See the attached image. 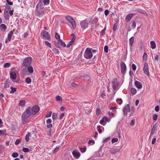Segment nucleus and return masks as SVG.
Segmentation results:
<instances>
[{
	"mask_svg": "<svg viewBox=\"0 0 160 160\" xmlns=\"http://www.w3.org/2000/svg\"><path fill=\"white\" fill-rule=\"evenodd\" d=\"M121 72L123 74H124L126 70V66L125 63L123 62H121Z\"/></svg>",
	"mask_w": 160,
	"mask_h": 160,
	"instance_id": "obj_14",
	"label": "nucleus"
},
{
	"mask_svg": "<svg viewBox=\"0 0 160 160\" xmlns=\"http://www.w3.org/2000/svg\"><path fill=\"white\" fill-rule=\"evenodd\" d=\"M110 138L109 137H108V138H106V139H104L103 140V142H107L108 141H109L110 140Z\"/></svg>",
	"mask_w": 160,
	"mask_h": 160,
	"instance_id": "obj_60",
	"label": "nucleus"
},
{
	"mask_svg": "<svg viewBox=\"0 0 160 160\" xmlns=\"http://www.w3.org/2000/svg\"><path fill=\"white\" fill-rule=\"evenodd\" d=\"M10 64L9 63L7 62L5 63L3 66V67L4 68H8L10 67Z\"/></svg>",
	"mask_w": 160,
	"mask_h": 160,
	"instance_id": "obj_38",
	"label": "nucleus"
},
{
	"mask_svg": "<svg viewBox=\"0 0 160 160\" xmlns=\"http://www.w3.org/2000/svg\"><path fill=\"white\" fill-rule=\"evenodd\" d=\"M53 120H56L57 118V114L56 113H54L52 114V116Z\"/></svg>",
	"mask_w": 160,
	"mask_h": 160,
	"instance_id": "obj_37",
	"label": "nucleus"
},
{
	"mask_svg": "<svg viewBox=\"0 0 160 160\" xmlns=\"http://www.w3.org/2000/svg\"><path fill=\"white\" fill-rule=\"evenodd\" d=\"M73 156L77 158H78L80 157V153L77 150H75L73 151L72 152Z\"/></svg>",
	"mask_w": 160,
	"mask_h": 160,
	"instance_id": "obj_17",
	"label": "nucleus"
},
{
	"mask_svg": "<svg viewBox=\"0 0 160 160\" xmlns=\"http://www.w3.org/2000/svg\"><path fill=\"white\" fill-rule=\"evenodd\" d=\"M108 48L107 46H105L104 47V51L106 53H107L108 52Z\"/></svg>",
	"mask_w": 160,
	"mask_h": 160,
	"instance_id": "obj_43",
	"label": "nucleus"
},
{
	"mask_svg": "<svg viewBox=\"0 0 160 160\" xmlns=\"http://www.w3.org/2000/svg\"><path fill=\"white\" fill-rule=\"evenodd\" d=\"M25 100H20L19 102V105L21 107H23L25 105Z\"/></svg>",
	"mask_w": 160,
	"mask_h": 160,
	"instance_id": "obj_27",
	"label": "nucleus"
},
{
	"mask_svg": "<svg viewBox=\"0 0 160 160\" xmlns=\"http://www.w3.org/2000/svg\"><path fill=\"white\" fill-rule=\"evenodd\" d=\"M120 149L115 148H112L110 149V152H111L112 154H115L117 152H118L119 151Z\"/></svg>",
	"mask_w": 160,
	"mask_h": 160,
	"instance_id": "obj_21",
	"label": "nucleus"
},
{
	"mask_svg": "<svg viewBox=\"0 0 160 160\" xmlns=\"http://www.w3.org/2000/svg\"><path fill=\"white\" fill-rule=\"evenodd\" d=\"M52 122V120L50 119H48L46 121V123L47 124H51Z\"/></svg>",
	"mask_w": 160,
	"mask_h": 160,
	"instance_id": "obj_58",
	"label": "nucleus"
},
{
	"mask_svg": "<svg viewBox=\"0 0 160 160\" xmlns=\"http://www.w3.org/2000/svg\"><path fill=\"white\" fill-rule=\"evenodd\" d=\"M46 11V10L40 9L39 10H36V15L39 17H41L43 16Z\"/></svg>",
	"mask_w": 160,
	"mask_h": 160,
	"instance_id": "obj_12",
	"label": "nucleus"
},
{
	"mask_svg": "<svg viewBox=\"0 0 160 160\" xmlns=\"http://www.w3.org/2000/svg\"><path fill=\"white\" fill-rule=\"evenodd\" d=\"M20 141L19 139H17L16 141L15 144L16 145H17L20 142Z\"/></svg>",
	"mask_w": 160,
	"mask_h": 160,
	"instance_id": "obj_59",
	"label": "nucleus"
},
{
	"mask_svg": "<svg viewBox=\"0 0 160 160\" xmlns=\"http://www.w3.org/2000/svg\"><path fill=\"white\" fill-rule=\"evenodd\" d=\"M56 99L57 101H61L62 100V98L59 96H57Z\"/></svg>",
	"mask_w": 160,
	"mask_h": 160,
	"instance_id": "obj_48",
	"label": "nucleus"
},
{
	"mask_svg": "<svg viewBox=\"0 0 160 160\" xmlns=\"http://www.w3.org/2000/svg\"><path fill=\"white\" fill-rule=\"evenodd\" d=\"M103 118L105 120V122H109L110 121L111 118H108L107 117H104Z\"/></svg>",
	"mask_w": 160,
	"mask_h": 160,
	"instance_id": "obj_40",
	"label": "nucleus"
},
{
	"mask_svg": "<svg viewBox=\"0 0 160 160\" xmlns=\"http://www.w3.org/2000/svg\"><path fill=\"white\" fill-rule=\"evenodd\" d=\"M4 17L7 20H8L9 19V16L8 14H5Z\"/></svg>",
	"mask_w": 160,
	"mask_h": 160,
	"instance_id": "obj_62",
	"label": "nucleus"
},
{
	"mask_svg": "<svg viewBox=\"0 0 160 160\" xmlns=\"http://www.w3.org/2000/svg\"><path fill=\"white\" fill-rule=\"evenodd\" d=\"M143 70L145 74H146L148 76L149 75L148 66L147 63H145Z\"/></svg>",
	"mask_w": 160,
	"mask_h": 160,
	"instance_id": "obj_15",
	"label": "nucleus"
},
{
	"mask_svg": "<svg viewBox=\"0 0 160 160\" xmlns=\"http://www.w3.org/2000/svg\"><path fill=\"white\" fill-rule=\"evenodd\" d=\"M22 151L25 152H29V149L27 148H22Z\"/></svg>",
	"mask_w": 160,
	"mask_h": 160,
	"instance_id": "obj_46",
	"label": "nucleus"
},
{
	"mask_svg": "<svg viewBox=\"0 0 160 160\" xmlns=\"http://www.w3.org/2000/svg\"><path fill=\"white\" fill-rule=\"evenodd\" d=\"M27 67L28 68L27 70L28 72L30 73H32L33 72V67L32 66H30Z\"/></svg>",
	"mask_w": 160,
	"mask_h": 160,
	"instance_id": "obj_23",
	"label": "nucleus"
},
{
	"mask_svg": "<svg viewBox=\"0 0 160 160\" xmlns=\"http://www.w3.org/2000/svg\"><path fill=\"white\" fill-rule=\"evenodd\" d=\"M9 84L7 82H6L4 84V87L5 88H6L9 87Z\"/></svg>",
	"mask_w": 160,
	"mask_h": 160,
	"instance_id": "obj_63",
	"label": "nucleus"
},
{
	"mask_svg": "<svg viewBox=\"0 0 160 160\" xmlns=\"http://www.w3.org/2000/svg\"><path fill=\"white\" fill-rule=\"evenodd\" d=\"M45 44L48 47L50 48H51V44L48 41H45Z\"/></svg>",
	"mask_w": 160,
	"mask_h": 160,
	"instance_id": "obj_54",
	"label": "nucleus"
},
{
	"mask_svg": "<svg viewBox=\"0 0 160 160\" xmlns=\"http://www.w3.org/2000/svg\"><path fill=\"white\" fill-rule=\"evenodd\" d=\"M50 0H43V3L44 5H48L49 4Z\"/></svg>",
	"mask_w": 160,
	"mask_h": 160,
	"instance_id": "obj_30",
	"label": "nucleus"
},
{
	"mask_svg": "<svg viewBox=\"0 0 160 160\" xmlns=\"http://www.w3.org/2000/svg\"><path fill=\"white\" fill-rule=\"evenodd\" d=\"M52 51L54 53L56 54H59V51L58 49L56 48H54L52 49Z\"/></svg>",
	"mask_w": 160,
	"mask_h": 160,
	"instance_id": "obj_33",
	"label": "nucleus"
},
{
	"mask_svg": "<svg viewBox=\"0 0 160 160\" xmlns=\"http://www.w3.org/2000/svg\"><path fill=\"white\" fill-rule=\"evenodd\" d=\"M39 110V108L37 106H34L32 108H31V112L33 116Z\"/></svg>",
	"mask_w": 160,
	"mask_h": 160,
	"instance_id": "obj_7",
	"label": "nucleus"
},
{
	"mask_svg": "<svg viewBox=\"0 0 160 160\" xmlns=\"http://www.w3.org/2000/svg\"><path fill=\"white\" fill-rule=\"evenodd\" d=\"M60 148V147H57L55 148L54 149L53 153L54 154L56 153V152H57L59 150V149Z\"/></svg>",
	"mask_w": 160,
	"mask_h": 160,
	"instance_id": "obj_50",
	"label": "nucleus"
},
{
	"mask_svg": "<svg viewBox=\"0 0 160 160\" xmlns=\"http://www.w3.org/2000/svg\"><path fill=\"white\" fill-rule=\"evenodd\" d=\"M151 47L152 49H154L156 48L155 42L153 41H152L150 42Z\"/></svg>",
	"mask_w": 160,
	"mask_h": 160,
	"instance_id": "obj_22",
	"label": "nucleus"
},
{
	"mask_svg": "<svg viewBox=\"0 0 160 160\" xmlns=\"http://www.w3.org/2000/svg\"><path fill=\"white\" fill-rule=\"evenodd\" d=\"M42 0H39L38 3L36 6V10H39L40 9L45 10L44 8V4L42 2Z\"/></svg>",
	"mask_w": 160,
	"mask_h": 160,
	"instance_id": "obj_9",
	"label": "nucleus"
},
{
	"mask_svg": "<svg viewBox=\"0 0 160 160\" xmlns=\"http://www.w3.org/2000/svg\"><path fill=\"white\" fill-rule=\"evenodd\" d=\"M17 71L11 70L10 72V78L12 80L15 79L17 77Z\"/></svg>",
	"mask_w": 160,
	"mask_h": 160,
	"instance_id": "obj_8",
	"label": "nucleus"
},
{
	"mask_svg": "<svg viewBox=\"0 0 160 160\" xmlns=\"http://www.w3.org/2000/svg\"><path fill=\"white\" fill-rule=\"evenodd\" d=\"M4 149V147L2 145H0V154H2Z\"/></svg>",
	"mask_w": 160,
	"mask_h": 160,
	"instance_id": "obj_31",
	"label": "nucleus"
},
{
	"mask_svg": "<svg viewBox=\"0 0 160 160\" xmlns=\"http://www.w3.org/2000/svg\"><path fill=\"white\" fill-rule=\"evenodd\" d=\"M158 127V125L156 123L153 125L152 128L149 138H150L154 133L156 132Z\"/></svg>",
	"mask_w": 160,
	"mask_h": 160,
	"instance_id": "obj_10",
	"label": "nucleus"
},
{
	"mask_svg": "<svg viewBox=\"0 0 160 160\" xmlns=\"http://www.w3.org/2000/svg\"><path fill=\"white\" fill-rule=\"evenodd\" d=\"M84 57L87 59L91 58L93 56L92 53V49L87 48L86 50L84 53Z\"/></svg>",
	"mask_w": 160,
	"mask_h": 160,
	"instance_id": "obj_2",
	"label": "nucleus"
},
{
	"mask_svg": "<svg viewBox=\"0 0 160 160\" xmlns=\"http://www.w3.org/2000/svg\"><path fill=\"white\" fill-rule=\"evenodd\" d=\"M0 27L1 29L3 30H5L7 28L6 26L4 24H1Z\"/></svg>",
	"mask_w": 160,
	"mask_h": 160,
	"instance_id": "obj_28",
	"label": "nucleus"
},
{
	"mask_svg": "<svg viewBox=\"0 0 160 160\" xmlns=\"http://www.w3.org/2000/svg\"><path fill=\"white\" fill-rule=\"evenodd\" d=\"M105 28H104L103 29L101 32V34H102V35H103L105 33Z\"/></svg>",
	"mask_w": 160,
	"mask_h": 160,
	"instance_id": "obj_64",
	"label": "nucleus"
},
{
	"mask_svg": "<svg viewBox=\"0 0 160 160\" xmlns=\"http://www.w3.org/2000/svg\"><path fill=\"white\" fill-rule=\"evenodd\" d=\"M134 41V37H131L129 39L130 45V46H132V45Z\"/></svg>",
	"mask_w": 160,
	"mask_h": 160,
	"instance_id": "obj_32",
	"label": "nucleus"
},
{
	"mask_svg": "<svg viewBox=\"0 0 160 160\" xmlns=\"http://www.w3.org/2000/svg\"><path fill=\"white\" fill-rule=\"evenodd\" d=\"M65 116V113H61V114H60V116H59V119H62L63 118V117L64 116Z\"/></svg>",
	"mask_w": 160,
	"mask_h": 160,
	"instance_id": "obj_49",
	"label": "nucleus"
},
{
	"mask_svg": "<svg viewBox=\"0 0 160 160\" xmlns=\"http://www.w3.org/2000/svg\"><path fill=\"white\" fill-rule=\"evenodd\" d=\"M80 25L83 29H85L88 28V22L85 19L81 21L80 22Z\"/></svg>",
	"mask_w": 160,
	"mask_h": 160,
	"instance_id": "obj_6",
	"label": "nucleus"
},
{
	"mask_svg": "<svg viewBox=\"0 0 160 160\" xmlns=\"http://www.w3.org/2000/svg\"><path fill=\"white\" fill-rule=\"evenodd\" d=\"M131 92L132 94L133 95H135L137 92V91L134 88H132L131 89Z\"/></svg>",
	"mask_w": 160,
	"mask_h": 160,
	"instance_id": "obj_35",
	"label": "nucleus"
},
{
	"mask_svg": "<svg viewBox=\"0 0 160 160\" xmlns=\"http://www.w3.org/2000/svg\"><path fill=\"white\" fill-rule=\"evenodd\" d=\"M58 43L63 47H65L66 46V45L65 42H62V41L60 39L58 40Z\"/></svg>",
	"mask_w": 160,
	"mask_h": 160,
	"instance_id": "obj_29",
	"label": "nucleus"
},
{
	"mask_svg": "<svg viewBox=\"0 0 160 160\" xmlns=\"http://www.w3.org/2000/svg\"><path fill=\"white\" fill-rule=\"evenodd\" d=\"M137 11L139 12L142 13L144 14H146L147 12L146 11L144 10L141 9L139 8L137 10Z\"/></svg>",
	"mask_w": 160,
	"mask_h": 160,
	"instance_id": "obj_25",
	"label": "nucleus"
},
{
	"mask_svg": "<svg viewBox=\"0 0 160 160\" xmlns=\"http://www.w3.org/2000/svg\"><path fill=\"white\" fill-rule=\"evenodd\" d=\"M18 153L14 152L12 154V156L13 157L15 158H16L17 157H18Z\"/></svg>",
	"mask_w": 160,
	"mask_h": 160,
	"instance_id": "obj_45",
	"label": "nucleus"
},
{
	"mask_svg": "<svg viewBox=\"0 0 160 160\" xmlns=\"http://www.w3.org/2000/svg\"><path fill=\"white\" fill-rule=\"evenodd\" d=\"M158 116L156 114H154L152 115V119L154 120H156L157 119Z\"/></svg>",
	"mask_w": 160,
	"mask_h": 160,
	"instance_id": "obj_47",
	"label": "nucleus"
},
{
	"mask_svg": "<svg viewBox=\"0 0 160 160\" xmlns=\"http://www.w3.org/2000/svg\"><path fill=\"white\" fill-rule=\"evenodd\" d=\"M25 82L28 84L30 83L31 82V79L29 78H27L25 79Z\"/></svg>",
	"mask_w": 160,
	"mask_h": 160,
	"instance_id": "obj_36",
	"label": "nucleus"
},
{
	"mask_svg": "<svg viewBox=\"0 0 160 160\" xmlns=\"http://www.w3.org/2000/svg\"><path fill=\"white\" fill-rule=\"evenodd\" d=\"M32 114L31 112V108L29 107L24 112L22 115V121L23 123L28 122V118L33 117Z\"/></svg>",
	"mask_w": 160,
	"mask_h": 160,
	"instance_id": "obj_1",
	"label": "nucleus"
},
{
	"mask_svg": "<svg viewBox=\"0 0 160 160\" xmlns=\"http://www.w3.org/2000/svg\"><path fill=\"white\" fill-rule=\"evenodd\" d=\"M41 37L43 39L48 40L50 38V36L48 35V32L43 31L41 33Z\"/></svg>",
	"mask_w": 160,
	"mask_h": 160,
	"instance_id": "obj_5",
	"label": "nucleus"
},
{
	"mask_svg": "<svg viewBox=\"0 0 160 160\" xmlns=\"http://www.w3.org/2000/svg\"><path fill=\"white\" fill-rule=\"evenodd\" d=\"M113 88L114 90L117 89L118 88V83L116 78L113 79L112 82Z\"/></svg>",
	"mask_w": 160,
	"mask_h": 160,
	"instance_id": "obj_11",
	"label": "nucleus"
},
{
	"mask_svg": "<svg viewBox=\"0 0 160 160\" xmlns=\"http://www.w3.org/2000/svg\"><path fill=\"white\" fill-rule=\"evenodd\" d=\"M123 111L124 115H126L128 112H129L130 111L129 105L128 104H127L125 106L123 109Z\"/></svg>",
	"mask_w": 160,
	"mask_h": 160,
	"instance_id": "obj_13",
	"label": "nucleus"
},
{
	"mask_svg": "<svg viewBox=\"0 0 160 160\" xmlns=\"http://www.w3.org/2000/svg\"><path fill=\"white\" fill-rule=\"evenodd\" d=\"M147 55L146 53H144L143 56V60L144 61H146L147 59Z\"/></svg>",
	"mask_w": 160,
	"mask_h": 160,
	"instance_id": "obj_44",
	"label": "nucleus"
},
{
	"mask_svg": "<svg viewBox=\"0 0 160 160\" xmlns=\"http://www.w3.org/2000/svg\"><path fill=\"white\" fill-rule=\"evenodd\" d=\"M99 122L100 124H102L103 126H104L106 124V123H105V120L103 118H102V119L100 120Z\"/></svg>",
	"mask_w": 160,
	"mask_h": 160,
	"instance_id": "obj_39",
	"label": "nucleus"
},
{
	"mask_svg": "<svg viewBox=\"0 0 160 160\" xmlns=\"http://www.w3.org/2000/svg\"><path fill=\"white\" fill-rule=\"evenodd\" d=\"M52 113V112L50 111L49 112H48V113H47L46 115V118H49V117H50Z\"/></svg>",
	"mask_w": 160,
	"mask_h": 160,
	"instance_id": "obj_51",
	"label": "nucleus"
},
{
	"mask_svg": "<svg viewBox=\"0 0 160 160\" xmlns=\"http://www.w3.org/2000/svg\"><path fill=\"white\" fill-rule=\"evenodd\" d=\"M132 27L134 28H135L136 26V24L135 22L133 21L131 24Z\"/></svg>",
	"mask_w": 160,
	"mask_h": 160,
	"instance_id": "obj_53",
	"label": "nucleus"
},
{
	"mask_svg": "<svg viewBox=\"0 0 160 160\" xmlns=\"http://www.w3.org/2000/svg\"><path fill=\"white\" fill-rule=\"evenodd\" d=\"M13 33V32L12 31H10V32L8 35L7 38L6 39V40L5 42L6 43L10 41Z\"/></svg>",
	"mask_w": 160,
	"mask_h": 160,
	"instance_id": "obj_18",
	"label": "nucleus"
},
{
	"mask_svg": "<svg viewBox=\"0 0 160 160\" xmlns=\"http://www.w3.org/2000/svg\"><path fill=\"white\" fill-rule=\"evenodd\" d=\"M68 21L71 23L73 29H75L76 27V23L74 19L69 16H66L65 17Z\"/></svg>",
	"mask_w": 160,
	"mask_h": 160,
	"instance_id": "obj_4",
	"label": "nucleus"
},
{
	"mask_svg": "<svg viewBox=\"0 0 160 160\" xmlns=\"http://www.w3.org/2000/svg\"><path fill=\"white\" fill-rule=\"evenodd\" d=\"M132 69L133 70H135L136 69V66L135 64H132Z\"/></svg>",
	"mask_w": 160,
	"mask_h": 160,
	"instance_id": "obj_57",
	"label": "nucleus"
},
{
	"mask_svg": "<svg viewBox=\"0 0 160 160\" xmlns=\"http://www.w3.org/2000/svg\"><path fill=\"white\" fill-rule=\"evenodd\" d=\"M135 119H132L130 123V125L131 126H133L135 124Z\"/></svg>",
	"mask_w": 160,
	"mask_h": 160,
	"instance_id": "obj_52",
	"label": "nucleus"
},
{
	"mask_svg": "<svg viewBox=\"0 0 160 160\" xmlns=\"http://www.w3.org/2000/svg\"><path fill=\"white\" fill-rule=\"evenodd\" d=\"M31 135V133L29 132H28V133L26 135L25 139V140L27 142H28L29 140V137Z\"/></svg>",
	"mask_w": 160,
	"mask_h": 160,
	"instance_id": "obj_24",
	"label": "nucleus"
},
{
	"mask_svg": "<svg viewBox=\"0 0 160 160\" xmlns=\"http://www.w3.org/2000/svg\"><path fill=\"white\" fill-rule=\"evenodd\" d=\"M6 130H0V136H5L6 135Z\"/></svg>",
	"mask_w": 160,
	"mask_h": 160,
	"instance_id": "obj_26",
	"label": "nucleus"
},
{
	"mask_svg": "<svg viewBox=\"0 0 160 160\" xmlns=\"http://www.w3.org/2000/svg\"><path fill=\"white\" fill-rule=\"evenodd\" d=\"M134 84L135 86L138 89H140L142 88V84L140 82L135 81Z\"/></svg>",
	"mask_w": 160,
	"mask_h": 160,
	"instance_id": "obj_19",
	"label": "nucleus"
},
{
	"mask_svg": "<svg viewBox=\"0 0 160 160\" xmlns=\"http://www.w3.org/2000/svg\"><path fill=\"white\" fill-rule=\"evenodd\" d=\"M104 13L105 16H107L109 13V11L108 9L104 11Z\"/></svg>",
	"mask_w": 160,
	"mask_h": 160,
	"instance_id": "obj_61",
	"label": "nucleus"
},
{
	"mask_svg": "<svg viewBox=\"0 0 160 160\" xmlns=\"http://www.w3.org/2000/svg\"><path fill=\"white\" fill-rule=\"evenodd\" d=\"M118 141V138H113L112 139V142L114 143L115 142H117Z\"/></svg>",
	"mask_w": 160,
	"mask_h": 160,
	"instance_id": "obj_42",
	"label": "nucleus"
},
{
	"mask_svg": "<svg viewBox=\"0 0 160 160\" xmlns=\"http://www.w3.org/2000/svg\"><path fill=\"white\" fill-rule=\"evenodd\" d=\"M32 58L31 57H28L26 58L23 60L22 65L26 67L30 65L31 63Z\"/></svg>",
	"mask_w": 160,
	"mask_h": 160,
	"instance_id": "obj_3",
	"label": "nucleus"
},
{
	"mask_svg": "<svg viewBox=\"0 0 160 160\" xmlns=\"http://www.w3.org/2000/svg\"><path fill=\"white\" fill-rule=\"evenodd\" d=\"M135 14L133 13H130L127 15L126 17L125 20L127 21H129L131 20L133 16Z\"/></svg>",
	"mask_w": 160,
	"mask_h": 160,
	"instance_id": "obj_20",
	"label": "nucleus"
},
{
	"mask_svg": "<svg viewBox=\"0 0 160 160\" xmlns=\"http://www.w3.org/2000/svg\"><path fill=\"white\" fill-rule=\"evenodd\" d=\"M71 35L72 36V38L71 40L67 44V47L68 48H69L74 43L75 39V37L74 34H72Z\"/></svg>",
	"mask_w": 160,
	"mask_h": 160,
	"instance_id": "obj_16",
	"label": "nucleus"
},
{
	"mask_svg": "<svg viewBox=\"0 0 160 160\" xmlns=\"http://www.w3.org/2000/svg\"><path fill=\"white\" fill-rule=\"evenodd\" d=\"M117 102L119 104H121L122 102V99H117Z\"/></svg>",
	"mask_w": 160,
	"mask_h": 160,
	"instance_id": "obj_41",
	"label": "nucleus"
},
{
	"mask_svg": "<svg viewBox=\"0 0 160 160\" xmlns=\"http://www.w3.org/2000/svg\"><path fill=\"white\" fill-rule=\"evenodd\" d=\"M55 38L57 39H59L60 38L59 34L57 33H56L55 35Z\"/></svg>",
	"mask_w": 160,
	"mask_h": 160,
	"instance_id": "obj_55",
	"label": "nucleus"
},
{
	"mask_svg": "<svg viewBox=\"0 0 160 160\" xmlns=\"http://www.w3.org/2000/svg\"><path fill=\"white\" fill-rule=\"evenodd\" d=\"M11 90L10 91L11 93H13L16 91V88H13L12 87H11Z\"/></svg>",
	"mask_w": 160,
	"mask_h": 160,
	"instance_id": "obj_34",
	"label": "nucleus"
},
{
	"mask_svg": "<svg viewBox=\"0 0 160 160\" xmlns=\"http://www.w3.org/2000/svg\"><path fill=\"white\" fill-rule=\"evenodd\" d=\"M80 149L81 152H82L83 153V152H85V151H86V148H80Z\"/></svg>",
	"mask_w": 160,
	"mask_h": 160,
	"instance_id": "obj_56",
	"label": "nucleus"
}]
</instances>
